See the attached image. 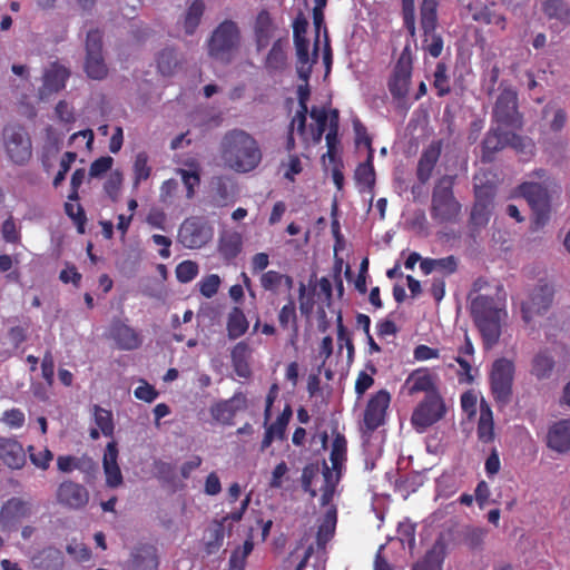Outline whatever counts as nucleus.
I'll return each mask as SVG.
<instances>
[{
    "instance_id": "b1692460",
    "label": "nucleus",
    "mask_w": 570,
    "mask_h": 570,
    "mask_svg": "<svg viewBox=\"0 0 570 570\" xmlns=\"http://www.w3.org/2000/svg\"><path fill=\"white\" fill-rule=\"evenodd\" d=\"M118 448L116 442H109L106 445L102 468L106 475V484L109 488H117L122 484L124 478L118 465Z\"/></svg>"
},
{
    "instance_id": "ea45409f",
    "label": "nucleus",
    "mask_w": 570,
    "mask_h": 570,
    "mask_svg": "<svg viewBox=\"0 0 570 570\" xmlns=\"http://www.w3.org/2000/svg\"><path fill=\"white\" fill-rule=\"evenodd\" d=\"M347 452V442L343 434H336L332 442V449L330 453V461L332 463V469L341 473L343 463L346 460Z\"/></svg>"
},
{
    "instance_id": "13d9d810",
    "label": "nucleus",
    "mask_w": 570,
    "mask_h": 570,
    "mask_svg": "<svg viewBox=\"0 0 570 570\" xmlns=\"http://www.w3.org/2000/svg\"><path fill=\"white\" fill-rule=\"evenodd\" d=\"M220 283V277L217 274H209L199 281V292L204 297L212 298L217 294Z\"/></svg>"
},
{
    "instance_id": "dca6fc26",
    "label": "nucleus",
    "mask_w": 570,
    "mask_h": 570,
    "mask_svg": "<svg viewBox=\"0 0 570 570\" xmlns=\"http://www.w3.org/2000/svg\"><path fill=\"white\" fill-rule=\"evenodd\" d=\"M390 400V394L385 390H380L371 396L363 417L364 428L367 432L372 433L384 424Z\"/></svg>"
},
{
    "instance_id": "20e7f679",
    "label": "nucleus",
    "mask_w": 570,
    "mask_h": 570,
    "mask_svg": "<svg viewBox=\"0 0 570 570\" xmlns=\"http://www.w3.org/2000/svg\"><path fill=\"white\" fill-rule=\"evenodd\" d=\"M240 42V32L236 22L225 20L213 31L208 40V53L216 60L230 62L233 52Z\"/></svg>"
},
{
    "instance_id": "052dcab7",
    "label": "nucleus",
    "mask_w": 570,
    "mask_h": 570,
    "mask_svg": "<svg viewBox=\"0 0 570 570\" xmlns=\"http://www.w3.org/2000/svg\"><path fill=\"white\" fill-rule=\"evenodd\" d=\"M307 28L308 21L303 14V12H299L293 21L294 43L309 42V40L306 37Z\"/></svg>"
},
{
    "instance_id": "c9c22d12",
    "label": "nucleus",
    "mask_w": 570,
    "mask_h": 570,
    "mask_svg": "<svg viewBox=\"0 0 570 570\" xmlns=\"http://www.w3.org/2000/svg\"><path fill=\"white\" fill-rule=\"evenodd\" d=\"M541 9L549 19L570 24V8L564 0H541Z\"/></svg>"
},
{
    "instance_id": "a211bd4d",
    "label": "nucleus",
    "mask_w": 570,
    "mask_h": 570,
    "mask_svg": "<svg viewBox=\"0 0 570 570\" xmlns=\"http://www.w3.org/2000/svg\"><path fill=\"white\" fill-rule=\"evenodd\" d=\"M31 514V504L21 498L13 497L7 500L0 509V527L2 529L16 527Z\"/></svg>"
},
{
    "instance_id": "de8ad7c7",
    "label": "nucleus",
    "mask_w": 570,
    "mask_h": 570,
    "mask_svg": "<svg viewBox=\"0 0 570 570\" xmlns=\"http://www.w3.org/2000/svg\"><path fill=\"white\" fill-rule=\"evenodd\" d=\"M178 65L176 51L173 48H165L157 57V68L163 76L173 75Z\"/></svg>"
},
{
    "instance_id": "ddd939ff",
    "label": "nucleus",
    "mask_w": 570,
    "mask_h": 570,
    "mask_svg": "<svg viewBox=\"0 0 570 570\" xmlns=\"http://www.w3.org/2000/svg\"><path fill=\"white\" fill-rule=\"evenodd\" d=\"M453 529H446L440 532L431 549L413 566L412 570H442L448 548L453 541Z\"/></svg>"
},
{
    "instance_id": "473e14b6",
    "label": "nucleus",
    "mask_w": 570,
    "mask_h": 570,
    "mask_svg": "<svg viewBox=\"0 0 570 570\" xmlns=\"http://www.w3.org/2000/svg\"><path fill=\"white\" fill-rule=\"evenodd\" d=\"M478 439L482 443H490L494 440V422L492 410L484 401L480 404V416L476 428Z\"/></svg>"
},
{
    "instance_id": "c03bdc74",
    "label": "nucleus",
    "mask_w": 570,
    "mask_h": 570,
    "mask_svg": "<svg viewBox=\"0 0 570 570\" xmlns=\"http://www.w3.org/2000/svg\"><path fill=\"white\" fill-rule=\"evenodd\" d=\"M554 367V361L547 352L538 353L532 361V374L539 380L547 379L551 375Z\"/></svg>"
},
{
    "instance_id": "37998d69",
    "label": "nucleus",
    "mask_w": 570,
    "mask_h": 570,
    "mask_svg": "<svg viewBox=\"0 0 570 570\" xmlns=\"http://www.w3.org/2000/svg\"><path fill=\"white\" fill-rule=\"evenodd\" d=\"M287 56L283 49L281 40L273 43L266 60L265 67L269 71H281L286 67Z\"/></svg>"
},
{
    "instance_id": "1a4fd4ad",
    "label": "nucleus",
    "mask_w": 570,
    "mask_h": 570,
    "mask_svg": "<svg viewBox=\"0 0 570 570\" xmlns=\"http://www.w3.org/2000/svg\"><path fill=\"white\" fill-rule=\"evenodd\" d=\"M213 236L214 229L205 218L191 216L181 223L177 239L185 248L198 249L208 244Z\"/></svg>"
},
{
    "instance_id": "a18cd8bd",
    "label": "nucleus",
    "mask_w": 570,
    "mask_h": 570,
    "mask_svg": "<svg viewBox=\"0 0 570 570\" xmlns=\"http://www.w3.org/2000/svg\"><path fill=\"white\" fill-rule=\"evenodd\" d=\"M423 31V49L433 58H439L443 51V38L441 33L436 32V28H433L432 31L422 30Z\"/></svg>"
},
{
    "instance_id": "393cba45",
    "label": "nucleus",
    "mask_w": 570,
    "mask_h": 570,
    "mask_svg": "<svg viewBox=\"0 0 570 570\" xmlns=\"http://www.w3.org/2000/svg\"><path fill=\"white\" fill-rule=\"evenodd\" d=\"M259 284L265 292L273 295H279L285 292L289 294L294 286V279L287 274L269 269L261 274Z\"/></svg>"
},
{
    "instance_id": "f257e3e1",
    "label": "nucleus",
    "mask_w": 570,
    "mask_h": 570,
    "mask_svg": "<svg viewBox=\"0 0 570 570\" xmlns=\"http://www.w3.org/2000/svg\"><path fill=\"white\" fill-rule=\"evenodd\" d=\"M219 154L225 165L236 173H249L262 161V150L257 140L243 129H232L224 134Z\"/></svg>"
},
{
    "instance_id": "6ab92c4d",
    "label": "nucleus",
    "mask_w": 570,
    "mask_h": 570,
    "mask_svg": "<svg viewBox=\"0 0 570 570\" xmlns=\"http://www.w3.org/2000/svg\"><path fill=\"white\" fill-rule=\"evenodd\" d=\"M70 71L58 62L51 63L43 72L42 86L39 89L40 99H47L59 92L66 86Z\"/></svg>"
},
{
    "instance_id": "864d4df0",
    "label": "nucleus",
    "mask_w": 570,
    "mask_h": 570,
    "mask_svg": "<svg viewBox=\"0 0 570 570\" xmlns=\"http://www.w3.org/2000/svg\"><path fill=\"white\" fill-rule=\"evenodd\" d=\"M177 173L180 175L184 186L186 187V197L194 198L195 188L200 184V174L198 168L195 170H187L179 168Z\"/></svg>"
},
{
    "instance_id": "5701e85b",
    "label": "nucleus",
    "mask_w": 570,
    "mask_h": 570,
    "mask_svg": "<svg viewBox=\"0 0 570 570\" xmlns=\"http://www.w3.org/2000/svg\"><path fill=\"white\" fill-rule=\"evenodd\" d=\"M435 376L426 367L414 370L405 380L403 389L409 395L424 392L425 395L432 392H439L435 384Z\"/></svg>"
},
{
    "instance_id": "aec40b11",
    "label": "nucleus",
    "mask_w": 570,
    "mask_h": 570,
    "mask_svg": "<svg viewBox=\"0 0 570 570\" xmlns=\"http://www.w3.org/2000/svg\"><path fill=\"white\" fill-rule=\"evenodd\" d=\"M110 337L122 351H134L141 346V335L121 320H114L109 328Z\"/></svg>"
},
{
    "instance_id": "3c124183",
    "label": "nucleus",
    "mask_w": 570,
    "mask_h": 570,
    "mask_svg": "<svg viewBox=\"0 0 570 570\" xmlns=\"http://www.w3.org/2000/svg\"><path fill=\"white\" fill-rule=\"evenodd\" d=\"M134 184L138 186L142 180H147L151 175V167L148 165V155L140 151L136 155L134 163Z\"/></svg>"
},
{
    "instance_id": "2eb2a0df",
    "label": "nucleus",
    "mask_w": 570,
    "mask_h": 570,
    "mask_svg": "<svg viewBox=\"0 0 570 570\" xmlns=\"http://www.w3.org/2000/svg\"><path fill=\"white\" fill-rule=\"evenodd\" d=\"M57 502L70 510L83 509L89 502L87 488L72 480L62 481L56 492Z\"/></svg>"
},
{
    "instance_id": "423d86ee",
    "label": "nucleus",
    "mask_w": 570,
    "mask_h": 570,
    "mask_svg": "<svg viewBox=\"0 0 570 570\" xmlns=\"http://www.w3.org/2000/svg\"><path fill=\"white\" fill-rule=\"evenodd\" d=\"M2 137L8 158L18 166L26 165L32 156V144L24 127L18 124L7 125Z\"/></svg>"
},
{
    "instance_id": "4c0bfd02",
    "label": "nucleus",
    "mask_w": 570,
    "mask_h": 570,
    "mask_svg": "<svg viewBox=\"0 0 570 570\" xmlns=\"http://www.w3.org/2000/svg\"><path fill=\"white\" fill-rule=\"evenodd\" d=\"M432 86L436 91V96L440 98L451 94V78L449 75V68L444 61H439L435 65Z\"/></svg>"
},
{
    "instance_id": "338daca9",
    "label": "nucleus",
    "mask_w": 570,
    "mask_h": 570,
    "mask_svg": "<svg viewBox=\"0 0 570 570\" xmlns=\"http://www.w3.org/2000/svg\"><path fill=\"white\" fill-rule=\"evenodd\" d=\"M318 469L317 466L309 464L303 469L302 473V487L305 492H307L311 498H315L317 492L312 488L313 479L315 478Z\"/></svg>"
},
{
    "instance_id": "cd10ccee",
    "label": "nucleus",
    "mask_w": 570,
    "mask_h": 570,
    "mask_svg": "<svg viewBox=\"0 0 570 570\" xmlns=\"http://www.w3.org/2000/svg\"><path fill=\"white\" fill-rule=\"evenodd\" d=\"M373 160L374 150H371V153H367L366 160L358 164L355 169L354 179L360 193H373L376 180Z\"/></svg>"
},
{
    "instance_id": "412c9836",
    "label": "nucleus",
    "mask_w": 570,
    "mask_h": 570,
    "mask_svg": "<svg viewBox=\"0 0 570 570\" xmlns=\"http://www.w3.org/2000/svg\"><path fill=\"white\" fill-rule=\"evenodd\" d=\"M296 51V73L299 80L308 81L313 66L318 60L320 40L315 39L313 52L309 53V42L294 43Z\"/></svg>"
},
{
    "instance_id": "680f3d73",
    "label": "nucleus",
    "mask_w": 570,
    "mask_h": 570,
    "mask_svg": "<svg viewBox=\"0 0 570 570\" xmlns=\"http://www.w3.org/2000/svg\"><path fill=\"white\" fill-rule=\"evenodd\" d=\"M484 530L481 528L468 527L463 532V543L470 549L480 548L484 539Z\"/></svg>"
},
{
    "instance_id": "c756f323",
    "label": "nucleus",
    "mask_w": 570,
    "mask_h": 570,
    "mask_svg": "<svg viewBox=\"0 0 570 570\" xmlns=\"http://www.w3.org/2000/svg\"><path fill=\"white\" fill-rule=\"evenodd\" d=\"M508 137L509 131H504L501 128L488 131L482 141V159L484 161H491L495 153L508 146Z\"/></svg>"
},
{
    "instance_id": "49530a36",
    "label": "nucleus",
    "mask_w": 570,
    "mask_h": 570,
    "mask_svg": "<svg viewBox=\"0 0 570 570\" xmlns=\"http://www.w3.org/2000/svg\"><path fill=\"white\" fill-rule=\"evenodd\" d=\"M92 464V460L86 455L78 458L73 455H59L57 458V468L62 473H70L73 470H83L85 464Z\"/></svg>"
},
{
    "instance_id": "a19ab883",
    "label": "nucleus",
    "mask_w": 570,
    "mask_h": 570,
    "mask_svg": "<svg viewBox=\"0 0 570 570\" xmlns=\"http://www.w3.org/2000/svg\"><path fill=\"white\" fill-rule=\"evenodd\" d=\"M473 19L484 24H494L501 30H505L507 18L504 14L498 12L492 7L483 6L473 13Z\"/></svg>"
},
{
    "instance_id": "0eeeda50",
    "label": "nucleus",
    "mask_w": 570,
    "mask_h": 570,
    "mask_svg": "<svg viewBox=\"0 0 570 570\" xmlns=\"http://www.w3.org/2000/svg\"><path fill=\"white\" fill-rule=\"evenodd\" d=\"M492 117L500 126L521 129L522 114L519 111L518 92L512 87L500 86V94L492 110Z\"/></svg>"
},
{
    "instance_id": "09e8293b",
    "label": "nucleus",
    "mask_w": 570,
    "mask_h": 570,
    "mask_svg": "<svg viewBox=\"0 0 570 570\" xmlns=\"http://www.w3.org/2000/svg\"><path fill=\"white\" fill-rule=\"evenodd\" d=\"M95 423L105 436H111L114 433L112 413L99 405L94 406Z\"/></svg>"
},
{
    "instance_id": "9b49d317",
    "label": "nucleus",
    "mask_w": 570,
    "mask_h": 570,
    "mask_svg": "<svg viewBox=\"0 0 570 570\" xmlns=\"http://www.w3.org/2000/svg\"><path fill=\"white\" fill-rule=\"evenodd\" d=\"M86 52V73L91 79H104L108 73V68L102 56V33L98 29L88 31Z\"/></svg>"
},
{
    "instance_id": "bb28decb",
    "label": "nucleus",
    "mask_w": 570,
    "mask_h": 570,
    "mask_svg": "<svg viewBox=\"0 0 570 570\" xmlns=\"http://www.w3.org/2000/svg\"><path fill=\"white\" fill-rule=\"evenodd\" d=\"M547 443L559 453L570 451V419L560 420L549 429Z\"/></svg>"
},
{
    "instance_id": "4be33fe9",
    "label": "nucleus",
    "mask_w": 570,
    "mask_h": 570,
    "mask_svg": "<svg viewBox=\"0 0 570 570\" xmlns=\"http://www.w3.org/2000/svg\"><path fill=\"white\" fill-rule=\"evenodd\" d=\"M493 205V196L481 188L475 190V202L473 204L470 225L473 230H478L488 225Z\"/></svg>"
},
{
    "instance_id": "39448f33",
    "label": "nucleus",
    "mask_w": 570,
    "mask_h": 570,
    "mask_svg": "<svg viewBox=\"0 0 570 570\" xmlns=\"http://www.w3.org/2000/svg\"><path fill=\"white\" fill-rule=\"evenodd\" d=\"M520 195L532 209L533 218L531 229L542 228L550 219V196L544 186L538 183L525 181L519 186Z\"/></svg>"
},
{
    "instance_id": "2f4dec72",
    "label": "nucleus",
    "mask_w": 570,
    "mask_h": 570,
    "mask_svg": "<svg viewBox=\"0 0 570 570\" xmlns=\"http://www.w3.org/2000/svg\"><path fill=\"white\" fill-rule=\"evenodd\" d=\"M337 523V510L331 505L325 512L316 533L317 547L324 549L325 546L332 540Z\"/></svg>"
},
{
    "instance_id": "f704fd0d",
    "label": "nucleus",
    "mask_w": 570,
    "mask_h": 570,
    "mask_svg": "<svg viewBox=\"0 0 570 570\" xmlns=\"http://www.w3.org/2000/svg\"><path fill=\"white\" fill-rule=\"evenodd\" d=\"M278 323L279 326L283 330H286L288 327L292 328V343H294L295 338L297 337L298 333V325H297V314H296V305L295 301L292 297V295H288L287 303L279 309L278 312Z\"/></svg>"
},
{
    "instance_id": "79ce46f5",
    "label": "nucleus",
    "mask_w": 570,
    "mask_h": 570,
    "mask_svg": "<svg viewBox=\"0 0 570 570\" xmlns=\"http://www.w3.org/2000/svg\"><path fill=\"white\" fill-rule=\"evenodd\" d=\"M327 153L330 160H334L337 151L338 140V110L333 109L330 115V128L325 136Z\"/></svg>"
},
{
    "instance_id": "603ef678",
    "label": "nucleus",
    "mask_w": 570,
    "mask_h": 570,
    "mask_svg": "<svg viewBox=\"0 0 570 570\" xmlns=\"http://www.w3.org/2000/svg\"><path fill=\"white\" fill-rule=\"evenodd\" d=\"M198 264L189 259L179 263L175 269L178 282L183 284L191 282L198 275Z\"/></svg>"
},
{
    "instance_id": "6e6d98bb",
    "label": "nucleus",
    "mask_w": 570,
    "mask_h": 570,
    "mask_svg": "<svg viewBox=\"0 0 570 570\" xmlns=\"http://www.w3.org/2000/svg\"><path fill=\"white\" fill-rule=\"evenodd\" d=\"M336 323H337V342H338L340 348H342L343 346L346 347L347 360L351 362L354 357V344H353V341L351 338V335H350L347 328L343 324V318H342L341 313L337 315Z\"/></svg>"
},
{
    "instance_id": "4468645a",
    "label": "nucleus",
    "mask_w": 570,
    "mask_h": 570,
    "mask_svg": "<svg viewBox=\"0 0 570 570\" xmlns=\"http://www.w3.org/2000/svg\"><path fill=\"white\" fill-rule=\"evenodd\" d=\"M553 287L547 283L538 284L530 293L529 298L521 305L522 318L530 323L535 315L546 313L553 301Z\"/></svg>"
},
{
    "instance_id": "f8f14e48",
    "label": "nucleus",
    "mask_w": 570,
    "mask_h": 570,
    "mask_svg": "<svg viewBox=\"0 0 570 570\" xmlns=\"http://www.w3.org/2000/svg\"><path fill=\"white\" fill-rule=\"evenodd\" d=\"M413 70V61L410 49L406 47L397 59L389 80V90L396 100L404 99L410 89Z\"/></svg>"
},
{
    "instance_id": "58836bf2",
    "label": "nucleus",
    "mask_w": 570,
    "mask_h": 570,
    "mask_svg": "<svg viewBox=\"0 0 570 570\" xmlns=\"http://www.w3.org/2000/svg\"><path fill=\"white\" fill-rule=\"evenodd\" d=\"M439 0H421L420 26L422 30L432 31L438 28Z\"/></svg>"
},
{
    "instance_id": "e2e57ef3",
    "label": "nucleus",
    "mask_w": 570,
    "mask_h": 570,
    "mask_svg": "<svg viewBox=\"0 0 570 570\" xmlns=\"http://www.w3.org/2000/svg\"><path fill=\"white\" fill-rule=\"evenodd\" d=\"M65 213L68 217H70L73 223L78 226L79 230L83 232V225L87 220L85 210L80 204H72L67 202L65 204Z\"/></svg>"
},
{
    "instance_id": "4d7b16f0",
    "label": "nucleus",
    "mask_w": 570,
    "mask_h": 570,
    "mask_svg": "<svg viewBox=\"0 0 570 570\" xmlns=\"http://www.w3.org/2000/svg\"><path fill=\"white\" fill-rule=\"evenodd\" d=\"M122 174L120 170H114L109 174L107 180L104 184V190L114 202L118 199L120 188L122 185Z\"/></svg>"
},
{
    "instance_id": "f3484780",
    "label": "nucleus",
    "mask_w": 570,
    "mask_h": 570,
    "mask_svg": "<svg viewBox=\"0 0 570 570\" xmlns=\"http://www.w3.org/2000/svg\"><path fill=\"white\" fill-rule=\"evenodd\" d=\"M247 407V397L244 393L237 392L230 399L219 401L212 405V417L224 424L232 425L237 412Z\"/></svg>"
},
{
    "instance_id": "72a5a7b5",
    "label": "nucleus",
    "mask_w": 570,
    "mask_h": 570,
    "mask_svg": "<svg viewBox=\"0 0 570 570\" xmlns=\"http://www.w3.org/2000/svg\"><path fill=\"white\" fill-rule=\"evenodd\" d=\"M249 323L238 306L230 309L227 316L226 330L230 340H236L243 336L248 330Z\"/></svg>"
},
{
    "instance_id": "bf43d9fd",
    "label": "nucleus",
    "mask_w": 570,
    "mask_h": 570,
    "mask_svg": "<svg viewBox=\"0 0 570 570\" xmlns=\"http://www.w3.org/2000/svg\"><path fill=\"white\" fill-rule=\"evenodd\" d=\"M2 238L6 243L9 244H19L21 240L20 229L17 227V224L12 216H9L1 226Z\"/></svg>"
},
{
    "instance_id": "0e129e2a",
    "label": "nucleus",
    "mask_w": 570,
    "mask_h": 570,
    "mask_svg": "<svg viewBox=\"0 0 570 570\" xmlns=\"http://www.w3.org/2000/svg\"><path fill=\"white\" fill-rule=\"evenodd\" d=\"M114 164V158L110 156H102L95 159L89 168V176L91 178L101 177L108 170L111 169Z\"/></svg>"
},
{
    "instance_id": "774afa93",
    "label": "nucleus",
    "mask_w": 570,
    "mask_h": 570,
    "mask_svg": "<svg viewBox=\"0 0 570 570\" xmlns=\"http://www.w3.org/2000/svg\"><path fill=\"white\" fill-rule=\"evenodd\" d=\"M508 146H511L513 149H515L519 153H527L530 151L533 147V144L531 139H528L525 137H522L515 132L509 131L508 137Z\"/></svg>"
},
{
    "instance_id": "5fc2aeb1",
    "label": "nucleus",
    "mask_w": 570,
    "mask_h": 570,
    "mask_svg": "<svg viewBox=\"0 0 570 570\" xmlns=\"http://www.w3.org/2000/svg\"><path fill=\"white\" fill-rule=\"evenodd\" d=\"M401 4L404 28L413 37L416 32L415 0H401Z\"/></svg>"
},
{
    "instance_id": "69168bd1",
    "label": "nucleus",
    "mask_w": 570,
    "mask_h": 570,
    "mask_svg": "<svg viewBox=\"0 0 570 570\" xmlns=\"http://www.w3.org/2000/svg\"><path fill=\"white\" fill-rule=\"evenodd\" d=\"M141 382L142 384L134 391L135 397L147 403L154 402L159 395L158 391L146 381L141 380Z\"/></svg>"
},
{
    "instance_id": "7ed1b4c3",
    "label": "nucleus",
    "mask_w": 570,
    "mask_h": 570,
    "mask_svg": "<svg viewBox=\"0 0 570 570\" xmlns=\"http://www.w3.org/2000/svg\"><path fill=\"white\" fill-rule=\"evenodd\" d=\"M453 185V177L443 176L433 188L430 214L440 224L455 223L461 214L462 206L454 197Z\"/></svg>"
},
{
    "instance_id": "7c9ffc66",
    "label": "nucleus",
    "mask_w": 570,
    "mask_h": 570,
    "mask_svg": "<svg viewBox=\"0 0 570 570\" xmlns=\"http://www.w3.org/2000/svg\"><path fill=\"white\" fill-rule=\"evenodd\" d=\"M243 248L242 235L237 232L226 233L219 237L218 253L220 257L229 263L234 261Z\"/></svg>"
},
{
    "instance_id": "9d476101",
    "label": "nucleus",
    "mask_w": 570,
    "mask_h": 570,
    "mask_svg": "<svg viewBox=\"0 0 570 570\" xmlns=\"http://www.w3.org/2000/svg\"><path fill=\"white\" fill-rule=\"evenodd\" d=\"M446 406L439 392H432L414 409L411 422L416 430H425L434 423L442 420L445 415Z\"/></svg>"
},
{
    "instance_id": "c85d7f7f",
    "label": "nucleus",
    "mask_w": 570,
    "mask_h": 570,
    "mask_svg": "<svg viewBox=\"0 0 570 570\" xmlns=\"http://www.w3.org/2000/svg\"><path fill=\"white\" fill-rule=\"evenodd\" d=\"M441 155V146L440 142H433L428 148H425L419 159L416 176L417 179L425 184L432 175V171L440 158Z\"/></svg>"
},
{
    "instance_id": "f03ea898",
    "label": "nucleus",
    "mask_w": 570,
    "mask_h": 570,
    "mask_svg": "<svg viewBox=\"0 0 570 570\" xmlns=\"http://www.w3.org/2000/svg\"><path fill=\"white\" fill-rule=\"evenodd\" d=\"M470 311L484 347L491 348L501 336V322L507 316L504 304L494 297L478 295L471 299Z\"/></svg>"
},
{
    "instance_id": "8fccbe9b",
    "label": "nucleus",
    "mask_w": 570,
    "mask_h": 570,
    "mask_svg": "<svg viewBox=\"0 0 570 570\" xmlns=\"http://www.w3.org/2000/svg\"><path fill=\"white\" fill-rule=\"evenodd\" d=\"M254 544L246 540L242 547H237L230 554L229 568L232 570H245L246 560L253 551Z\"/></svg>"
},
{
    "instance_id": "6e6552de",
    "label": "nucleus",
    "mask_w": 570,
    "mask_h": 570,
    "mask_svg": "<svg viewBox=\"0 0 570 570\" xmlns=\"http://www.w3.org/2000/svg\"><path fill=\"white\" fill-rule=\"evenodd\" d=\"M514 364L508 358L494 361L490 374L491 392L495 402L505 406L512 399Z\"/></svg>"
},
{
    "instance_id": "e433bc0d",
    "label": "nucleus",
    "mask_w": 570,
    "mask_h": 570,
    "mask_svg": "<svg viewBox=\"0 0 570 570\" xmlns=\"http://www.w3.org/2000/svg\"><path fill=\"white\" fill-rule=\"evenodd\" d=\"M205 8V2L203 0H194L189 4L183 20V27L186 35H194L202 21Z\"/></svg>"
},
{
    "instance_id": "a878e982",
    "label": "nucleus",
    "mask_w": 570,
    "mask_h": 570,
    "mask_svg": "<svg viewBox=\"0 0 570 570\" xmlns=\"http://www.w3.org/2000/svg\"><path fill=\"white\" fill-rule=\"evenodd\" d=\"M0 459L10 469H21L26 463L22 445L14 439L0 436Z\"/></svg>"
}]
</instances>
